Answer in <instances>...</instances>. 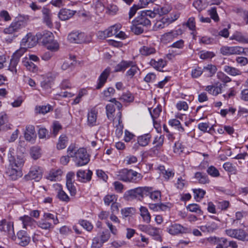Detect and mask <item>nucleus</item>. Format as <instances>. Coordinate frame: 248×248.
<instances>
[{
	"label": "nucleus",
	"instance_id": "obj_1",
	"mask_svg": "<svg viewBox=\"0 0 248 248\" xmlns=\"http://www.w3.org/2000/svg\"><path fill=\"white\" fill-rule=\"evenodd\" d=\"M69 156L73 158L75 164L78 167L87 165L90 160V155L85 148H77L75 145H70L67 151Z\"/></svg>",
	"mask_w": 248,
	"mask_h": 248
},
{
	"label": "nucleus",
	"instance_id": "obj_2",
	"mask_svg": "<svg viewBox=\"0 0 248 248\" xmlns=\"http://www.w3.org/2000/svg\"><path fill=\"white\" fill-rule=\"evenodd\" d=\"M125 84L128 86H134L136 81L135 76L140 71L136 62L125 61Z\"/></svg>",
	"mask_w": 248,
	"mask_h": 248
},
{
	"label": "nucleus",
	"instance_id": "obj_3",
	"mask_svg": "<svg viewBox=\"0 0 248 248\" xmlns=\"http://www.w3.org/2000/svg\"><path fill=\"white\" fill-rule=\"evenodd\" d=\"M121 28L122 26L120 24H115L104 31H98V36L100 39H105L114 35L116 38L124 39V32L122 31L118 32Z\"/></svg>",
	"mask_w": 248,
	"mask_h": 248
},
{
	"label": "nucleus",
	"instance_id": "obj_4",
	"mask_svg": "<svg viewBox=\"0 0 248 248\" xmlns=\"http://www.w3.org/2000/svg\"><path fill=\"white\" fill-rule=\"evenodd\" d=\"M182 34L183 30L181 28L172 30L162 34L160 36V41L162 44L167 45L171 43Z\"/></svg>",
	"mask_w": 248,
	"mask_h": 248
},
{
	"label": "nucleus",
	"instance_id": "obj_5",
	"mask_svg": "<svg viewBox=\"0 0 248 248\" xmlns=\"http://www.w3.org/2000/svg\"><path fill=\"white\" fill-rule=\"evenodd\" d=\"M220 53L225 56L240 55L248 53V48H244L240 46H223L220 48Z\"/></svg>",
	"mask_w": 248,
	"mask_h": 248
},
{
	"label": "nucleus",
	"instance_id": "obj_6",
	"mask_svg": "<svg viewBox=\"0 0 248 248\" xmlns=\"http://www.w3.org/2000/svg\"><path fill=\"white\" fill-rule=\"evenodd\" d=\"M150 188L149 186L138 187L129 190L125 194V197L127 199H135L139 197H143L147 196V193Z\"/></svg>",
	"mask_w": 248,
	"mask_h": 248
},
{
	"label": "nucleus",
	"instance_id": "obj_7",
	"mask_svg": "<svg viewBox=\"0 0 248 248\" xmlns=\"http://www.w3.org/2000/svg\"><path fill=\"white\" fill-rule=\"evenodd\" d=\"M8 159L9 162V166L11 167L18 168L21 169L24 163L23 158L19 156H15V150L13 148H10L7 155Z\"/></svg>",
	"mask_w": 248,
	"mask_h": 248
},
{
	"label": "nucleus",
	"instance_id": "obj_8",
	"mask_svg": "<svg viewBox=\"0 0 248 248\" xmlns=\"http://www.w3.org/2000/svg\"><path fill=\"white\" fill-rule=\"evenodd\" d=\"M43 170L40 167L34 166L31 168L29 173L24 176V178L27 180H35L39 181L42 177Z\"/></svg>",
	"mask_w": 248,
	"mask_h": 248
},
{
	"label": "nucleus",
	"instance_id": "obj_9",
	"mask_svg": "<svg viewBox=\"0 0 248 248\" xmlns=\"http://www.w3.org/2000/svg\"><path fill=\"white\" fill-rule=\"evenodd\" d=\"M167 232L170 234L176 235L179 234L186 233L188 232V229L178 223L171 224L167 228Z\"/></svg>",
	"mask_w": 248,
	"mask_h": 248
},
{
	"label": "nucleus",
	"instance_id": "obj_10",
	"mask_svg": "<svg viewBox=\"0 0 248 248\" xmlns=\"http://www.w3.org/2000/svg\"><path fill=\"white\" fill-rule=\"evenodd\" d=\"M38 40L37 38H36L33 34L30 32L22 39L20 46L27 48H31L36 45Z\"/></svg>",
	"mask_w": 248,
	"mask_h": 248
},
{
	"label": "nucleus",
	"instance_id": "obj_11",
	"mask_svg": "<svg viewBox=\"0 0 248 248\" xmlns=\"http://www.w3.org/2000/svg\"><path fill=\"white\" fill-rule=\"evenodd\" d=\"M122 117V112L119 111L113 120L116 127L115 134L118 138L121 137L123 133L124 125Z\"/></svg>",
	"mask_w": 248,
	"mask_h": 248
},
{
	"label": "nucleus",
	"instance_id": "obj_12",
	"mask_svg": "<svg viewBox=\"0 0 248 248\" xmlns=\"http://www.w3.org/2000/svg\"><path fill=\"white\" fill-rule=\"evenodd\" d=\"M141 174L136 171L125 169V182L137 183L141 179Z\"/></svg>",
	"mask_w": 248,
	"mask_h": 248
},
{
	"label": "nucleus",
	"instance_id": "obj_13",
	"mask_svg": "<svg viewBox=\"0 0 248 248\" xmlns=\"http://www.w3.org/2000/svg\"><path fill=\"white\" fill-rule=\"evenodd\" d=\"M110 72V68L108 67L101 73L97 80V83L96 86V89H100L104 86Z\"/></svg>",
	"mask_w": 248,
	"mask_h": 248
},
{
	"label": "nucleus",
	"instance_id": "obj_14",
	"mask_svg": "<svg viewBox=\"0 0 248 248\" xmlns=\"http://www.w3.org/2000/svg\"><path fill=\"white\" fill-rule=\"evenodd\" d=\"M5 173L9 178L12 180H16L22 176L21 169L8 166Z\"/></svg>",
	"mask_w": 248,
	"mask_h": 248
},
{
	"label": "nucleus",
	"instance_id": "obj_15",
	"mask_svg": "<svg viewBox=\"0 0 248 248\" xmlns=\"http://www.w3.org/2000/svg\"><path fill=\"white\" fill-rule=\"evenodd\" d=\"M93 172L88 170L87 172L86 170H80L77 172V177L78 180L82 183H87L91 181Z\"/></svg>",
	"mask_w": 248,
	"mask_h": 248
},
{
	"label": "nucleus",
	"instance_id": "obj_16",
	"mask_svg": "<svg viewBox=\"0 0 248 248\" xmlns=\"http://www.w3.org/2000/svg\"><path fill=\"white\" fill-rule=\"evenodd\" d=\"M42 18L43 22L48 27L51 28L53 27L52 21V13L51 11L44 7L42 9Z\"/></svg>",
	"mask_w": 248,
	"mask_h": 248
},
{
	"label": "nucleus",
	"instance_id": "obj_17",
	"mask_svg": "<svg viewBox=\"0 0 248 248\" xmlns=\"http://www.w3.org/2000/svg\"><path fill=\"white\" fill-rule=\"evenodd\" d=\"M222 88V84L217 82L213 85L206 86L205 90L213 96H217L221 93Z\"/></svg>",
	"mask_w": 248,
	"mask_h": 248
},
{
	"label": "nucleus",
	"instance_id": "obj_18",
	"mask_svg": "<svg viewBox=\"0 0 248 248\" xmlns=\"http://www.w3.org/2000/svg\"><path fill=\"white\" fill-rule=\"evenodd\" d=\"M23 26L24 22L22 21L13 22L8 28L4 30V32L6 34H12L18 31Z\"/></svg>",
	"mask_w": 248,
	"mask_h": 248
},
{
	"label": "nucleus",
	"instance_id": "obj_19",
	"mask_svg": "<svg viewBox=\"0 0 248 248\" xmlns=\"http://www.w3.org/2000/svg\"><path fill=\"white\" fill-rule=\"evenodd\" d=\"M25 139L31 143H34L36 137L34 126L29 125L26 126V132L24 134Z\"/></svg>",
	"mask_w": 248,
	"mask_h": 248
},
{
	"label": "nucleus",
	"instance_id": "obj_20",
	"mask_svg": "<svg viewBox=\"0 0 248 248\" xmlns=\"http://www.w3.org/2000/svg\"><path fill=\"white\" fill-rule=\"evenodd\" d=\"M0 231L12 235L14 233L13 223L11 222H7L5 219L1 220L0 222Z\"/></svg>",
	"mask_w": 248,
	"mask_h": 248
},
{
	"label": "nucleus",
	"instance_id": "obj_21",
	"mask_svg": "<svg viewBox=\"0 0 248 248\" xmlns=\"http://www.w3.org/2000/svg\"><path fill=\"white\" fill-rule=\"evenodd\" d=\"M149 64L155 70L158 71H163L162 69L167 65V62L163 59H159L157 61L152 59Z\"/></svg>",
	"mask_w": 248,
	"mask_h": 248
},
{
	"label": "nucleus",
	"instance_id": "obj_22",
	"mask_svg": "<svg viewBox=\"0 0 248 248\" xmlns=\"http://www.w3.org/2000/svg\"><path fill=\"white\" fill-rule=\"evenodd\" d=\"M230 40H234L240 43H248V35L236 31L230 37Z\"/></svg>",
	"mask_w": 248,
	"mask_h": 248
},
{
	"label": "nucleus",
	"instance_id": "obj_23",
	"mask_svg": "<svg viewBox=\"0 0 248 248\" xmlns=\"http://www.w3.org/2000/svg\"><path fill=\"white\" fill-rule=\"evenodd\" d=\"M82 36L83 32L74 31L68 34L67 39L71 43L81 44L83 43V40L81 38Z\"/></svg>",
	"mask_w": 248,
	"mask_h": 248
},
{
	"label": "nucleus",
	"instance_id": "obj_24",
	"mask_svg": "<svg viewBox=\"0 0 248 248\" xmlns=\"http://www.w3.org/2000/svg\"><path fill=\"white\" fill-rule=\"evenodd\" d=\"M37 39L42 40V42L44 45L47 43L52 41L54 38L53 34L49 31H45L42 33H39L36 34Z\"/></svg>",
	"mask_w": 248,
	"mask_h": 248
},
{
	"label": "nucleus",
	"instance_id": "obj_25",
	"mask_svg": "<svg viewBox=\"0 0 248 248\" xmlns=\"http://www.w3.org/2000/svg\"><path fill=\"white\" fill-rule=\"evenodd\" d=\"M9 118L4 112L0 113V126L2 130H7L11 128L12 124L8 123Z\"/></svg>",
	"mask_w": 248,
	"mask_h": 248
},
{
	"label": "nucleus",
	"instance_id": "obj_26",
	"mask_svg": "<svg viewBox=\"0 0 248 248\" xmlns=\"http://www.w3.org/2000/svg\"><path fill=\"white\" fill-rule=\"evenodd\" d=\"M22 63L26 69L30 72L36 73L38 70V67L34 63L28 60V58H23Z\"/></svg>",
	"mask_w": 248,
	"mask_h": 248
},
{
	"label": "nucleus",
	"instance_id": "obj_27",
	"mask_svg": "<svg viewBox=\"0 0 248 248\" xmlns=\"http://www.w3.org/2000/svg\"><path fill=\"white\" fill-rule=\"evenodd\" d=\"M194 178L196 182L201 184H207L210 183L208 175L202 172H196L194 174Z\"/></svg>",
	"mask_w": 248,
	"mask_h": 248
},
{
	"label": "nucleus",
	"instance_id": "obj_28",
	"mask_svg": "<svg viewBox=\"0 0 248 248\" xmlns=\"http://www.w3.org/2000/svg\"><path fill=\"white\" fill-rule=\"evenodd\" d=\"M76 12L75 11L62 9L59 12L58 16L61 20H66L72 17Z\"/></svg>",
	"mask_w": 248,
	"mask_h": 248
},
{
	"label": "nucleus",
	"instance_id": "obj_29",
	"mask_svg": "<svg viewBox=\"0 0 248 248\" xmlns=\"http://www.w3.org/2000/svg\"><path fill=\"white\" fill-rule=\"evenodd\" d=\"M135 23L143 26H147L151 25L150 20L145 16L140 11V15L138 16L135 19Z\"/></svg>",
	"mask_w": 248,
	"mask_h": 248
},
{
	"label": "nucleus",
	"instance_id": "obj_30",
	"mask_svg": "<svg viewBox=\"0 0 248 248\" xmlns=\"http://www.w3.org/2000/svg\"><path fill=\"white\" fill-rule=\"evenodd\" d=\"M19 218L22 222L23 228L26 229L29 227L32 228L35 223V221L28 216L21 217Z\"/></svg>",
	"mask_w": 248,
	"mask_h": 248
},
{
	"label": "nucleus",
	"instance_id": "obj_31",
	"mask_svg": "<svg viewBox=\"0 0 248 248\" xmlns=\"http://www.w3.org/2000/svg\"><path fill=\"white\" fill-rule=\"evenodd\" d=\"M203 73L208 77H213L217 71V67L215 65L209 64L203 67Z\"/></svg>",
	"mask_w": 248,
	"mask_h": 248
},
{
	"label": "nucleus",
	"instance_id": "obj_32",
	"mask_svg": "<svg viewBox=\"0 0 248 248\" xmlns=\"http://www.w3.org/2000/svg\"><path fill=\"white\" fill-rule=\"evenodd\" d=\"M97 113V111L94 108H92L89 111L88 123L90 126H93L96 124Z\"/></svg>",
	"mask_w": 248,
	"mask_h": 248
},
{
	"label": "nucleus",
	"instance_id": "obj_33",
	"mask_svg": "<svg viewBox=\"0 0 248 248\" xmlns=\"http://www.w3.org/2000/svg\"><path fill=\"white\" fill-rule=\"evenodd\" d=\"M140 54L144 56L154 54L156 52L155 47L150 46H143L139 49Z\"/></svg>",
	"mask_w": 248,
	"mask_h": 248
},
{
	"label": "nucleus",
	"instance_id": "obj_34",
	"mask_svg": "<svg viewBox=\"0 0 248 248\" xmlns=\"http://www.w3.org/2000/svg\"><path fill=\"white\" fill-rule=\"evenodd\" d=\"M235 239L243 242L248 241V233L242 229H236Z\"/></svg>",
	"mask_w": 248,
	"mask_h": 248
},
{
	"label": "nucleus",
	"instance_id": "obj_35",
	"mask_svg": "<svg viewBox=\"0 0 248 248\" xmlns=\"http://www.w3.org/2000/svg\"><path fill=\"white\" fill-rule=\"evenodd\" d=\"M168 124L180 133H184L185 131L180 122L176 119H170L168 122Z\"/></svg>",
	"mask_w": 248,
	"mask_h": 248
},
{
	"label": "nucleus",
	"instance_id": "obj_36",
	"mask_svg": "<svg viewBox=\"0 0 248 248\" xmlns=\"http://www.w3.org/2000/svg\"><path fill=\"white\" fill-rule=\"evenodd\" d=\"M151 139V135L150 134H146L139 136L137 138V141L140 146L144 147L149 144Z\"/></svg>",
	"mask_w": 248,
	"mask_h": 248
},
{
	"label": "nucleus",
	"instance_id": "obj_37",
	"mask_svg": "<svg viewBox=\"0 0 248 248\" xmlns=\"http://www.w3.org/2000/svg\"><path fill=\"white\" fill-rule=\"evenodd\" d=\"M140 215L142 217L143 221L147 223L151 221V216L148 209L144 206H141L140 208Z\"/></svg>",
	"mask_w": 248,
	"mask_h": 248
},
{
	"label": "nucleus",
	"instance_id": "obj_38",
	"mask_svg": "<svg viewBox=\"0 0 248 248\" xmlns=\"http://www.w3.org/2000/svg\"><path fill=\"white\" fill-rule=\"evenodd\" d=\"M169 24L166 17H163L160 20L157 21L153 26L154 31H158L168 26Z\"/></svg>",
	"mask_w": 248,
	"mask_h": 248
},
{
	"label": "nucleus",
	"instance_id": "obj_39",
	"mask_svg": "<svg viewBox=\"0 0 248 248\" xmlns=\"http://www.w3.org/2000/svg\"><path fill=\"white\" fill-rule=\"evenodd\" d=\"M223 70L226 73L232 76H239L242 74L239 69L229 65H225Z\"/></svg>",
	"mask_w": 248,
	"mask_h": 248
},
{
	"label": "nucleus",
	"instance_id": "obj_40",
	"mask_svg": "<svg viewBox=\"0 0 248 248\" xmlns=\"http://www.w3.org/2000/svg\"><path fill=\"white\" fill-rule=\"evenodd\" d=\"M158 169L165 179L167 180L172 178L174 175V172L173 171L169 169L166 170L163 166H160L158 167Z\"/></svg>",
	"mask_w": 248,
	"mask_h": 248
},
{
	"label": "nucleus",
	"instance_id": "obj_41",
	"mask_svg": "<svg viewBox=\"0 0 248 248\" xmlns=\"http://www.w3.org/2000/svg\"><path fill=\"white\" fill-rule=\"evenodd\" d=\"M62 174V171L61 170H52L46 176V178L52 181H56Z\"/></svg>",
	"mask_w": 248,
	"mask_h": 248
},
{
	"label": "nucleus",
	"instance_id": "obj_42",
	"mask_svg": "<svg viewBox=\"0 0 248 248\" xmlns=\"http://www.w3.org/2000/svg\"><path fill=\"white\" fill-rule=\"evenodd\" d=\"M160 232L159 229L151 226L147 234L152 236L155 240L158 241H161Z\"/></svg>",
	"mask_w": 248,
	"mask_h": 248
},
{
	"label": "nucleus",
	"instance_id": "obj_43",
	"mask_svg": "<svg viewBox=\"0 0 248 248\" xmlns=\"http://www.w3.org/2000/svg\"><path fill=\"white\" fill-rule=\"evenodd\" d=\"M150 188L149 191L147 193V196H149L150 198L155 201H158L160 200L161 198V192L159 190H153V188L152 187H149Z\"/></svg>",
	"mask_w": 248,
	"mask_h": 248
},
{
	"label": "nucleus",
	"instance_id": "obj_44",
	"mask_svg": "<svg viewBox=\"0 0 248 248\" xmlns=\"http://www.w3.org/2000/svg\"><path fill=\"white\" fill-rule=\"evenodd\" d=\"M163 151V149L157 147L156 146H154L153 147L150 149L146 153V155L147 156L154 157L157 156Z\"/></svg>",
	"mask_w": 248,
	"mask_h": 248
},
{
	"label": "nucleus",
	"instance_id": "obj_45",
	"mask_svg": "<svg viewBox=\"0 0 248 248\" xmlns=\"http://www.w3.org/2000/svg\"><path fill=\"white\" fill-rule=\"evenodd\" d=\"M68 141L67 137L64 135H61L59 139L58 142L57 144V148L58 150L64 149L66 146Z\"/></svg>",
	"mask_w": 248,
	"mask_h": 248
},
{
	"label": "nucleus",
	"instance_id": "obj_46",
	"mask_svg": "<svg viewBox=\"0 0 248 248\" xmlns=\"http://www.w3.org/2000/svg\"><path fill=\"white\" fill-rule=\"evenodd\" d=\"M150 114L153 120H156L160 116V114L162 111V107L160 105H158L156 108H154L153 111L151 108H148Z\"/></svg>",
	"mask_w": 248,
	"mask_h": 248
},
{
	"label": "nucleus",
	"instance_id": "obj_47",
	"mask_svg": "<svg viewBox=\"0 0 248 248\" xmlns=\"http://www.w3.org/2000/svg\"><path fill=\"white\" fill-rule=\"evenodd\" d=\"M43 219L46 221L51 220L54 225H56L59 222L57 215L49 213H45Z\"/></svg>",
	"mask_w": 248,
	"mask_h": 248
},
{
	"label": "nucleus",
	"instance_id": "obj_48",
	"mask_svg": "<svg viewBox=\"0 0 248 248\" xmlns=\"http://www.w3.org/2000/svg\"><path fill=\"white\" fill-rule=\"evenodd\" d=\"M206 172L208 175L214 178H217L220 175L218 169L212 165L210 166L207 168Z\"/></svg>",
	"mask_w": 248,
	"mask_h": 248
},
{
	"label": "nucleus",
	"instance_id": "obj_49",
	"mask_svg": "<svg viewBox=\"0 0 248 248\" xmlns=\"http://www.w3.org/2000/svg\"><path fill=\"white\" fill-rule=\"evenodd\" d=\"M106 205H112L117 201V196L114 194H108L103 199Z\"/></svg>",
	"mask_w": 248,
	"mask_h": 248
},
{
	"label": "nucleus",
	"instance_id": "obj_50",
	"mask_svg": "<svg viewBox=\"0 0 248 248\" xmlns=\"http://www.w3.org/2000/svg\"><path fill=\"white\" fill-rule=\"evenodd\" d=\"M106 113L108 118L110 120H114L113 113L115 111L114 105L112 104H108L106 107Z\"/></svg>",
	"mask_w": 248,
	"mask_h": 248
},
{
	"label": "nucleus",
	"instance_id": "obj_51",
	"mask_svg": "<svg viewBox=\"0 0 248 248\" xmlns=\"http://www.w3.org/2000/svg\"><path fill=\"white\" fill-rule=\"evenodd\" d=\"M186 208L191 212H194L199 215H202V211L200 206L196 203L189 204L186 206Z\"/></svg>",
	"mask_w": 248,
	"mask_h": 248
},
{
	"label": "nucleus",
	"instance_id": "obj_52",
	"mask_svg": "<svg viewBox=\"0 0 248 248\" xmlns=\"http://www.w3.org/2000/svg\"><path fill=\"white\" fill-rule=\"evenodd\" d=\"M45 46L47 49L50 50L51 51H56L59 48V44L56 41L54 40V38L52 41L45 44Z\"/></svg>",
	"mask_w": 248,
	"mask_h": 248
},
{
	"label": "nucleus",
	"instance_id": "obj_53",
	"mask_svg": "<svg viewBox=\"0 0 248 248\" xmlns=\"http://www.w3.org/2000/svg\"><path fill=\"white\" fill-rule=\"evenodd\" d=\"M38 225L39 227L46 230H50L53 227L52 222L46 221L43 219L38 222Z\"/></svg>",
	"mask_w": 248,
	"mask_h": 248
},
{
	"label": "nucleus",
	"instance_id": "obj_54",
	"mask_svg": "<svg viewBox=\"0 0 248 248\" xmlns=\"http://www.w3.org/2000/svg\"><path fill=\"white\" fill-rule=\"evenodd\" d=\"M51 109V106L49 105L46 106H40L35 108V111L36 113L40 114H45L50 111Z\"/></svg>",
	"mask_w": 248,
	"mask_h": 248
},
{
	"label": "nucleus",
	"instance_id": "obj_55",
	"mask_svg": "<svg viewBox=\"0 0 248 248\" xmlns=\"http://www.w3.org/2000/svg\"><path fill=\"white\" fill-rule=\"evenodd\" d=\"M176 109L179 111H186L188 109L189 106L186 102L185 101H179L175 105Z\"/></svg>",
	"mask_w": 248,
	"mask_h": 248
},
{
	"label": "nucleus",
	"instance_id": "obj_56",
	"mask_svg": "<svg viewBox=\"0 0 248 248\" xmlns=\"http://www.w3.org/2000/svg\"><path fill=\"white\" fill-rule=\"evenodd\" d=\"M194 193V197L197 201H200L203 198L206 192L202 189H194L193 190Z\"/></svg>",
	"mask_w": 248,
	"mask_h": 248
},
{
	"label": "nucleus",
	"instance_id": "obj_57",
	"mask_svg": "<svg viewBox=\"0 0 248 248\" xmlns=\"http://www.w3.org/2000/svg\"><path fill=\"white\" fill-rule=\"evenodd\" d=\"M30 155L32 158L34 159H37L40 157V148L38 146H33L31 148Z\"/></svg>",
	"mask_w": 248,
	"mask_h": 248
},
{
	"label": "nucleus",
	"instance_id": "obj_58",
	"mask_svg": "<svg viewBox=\"0 0 248 248\" xmlns=\"http://www.w3.org/2000/svg\"><path fill=\"white\" fill-rule=\"evenodd\" d=\"M186 185V181L183 179L182 177H178L174 183L175 186L178 190H182Z\"/></svg>",
	"mask_w": 248,
	"mask_h": 248
},
{
	"label": "nucleus",
	"instance_id": "obj_59",
	"mask_svg": "<svg viewBox=\"0 0 248 248\" xmlns=\"http://www.w3.org/2000/svg\"><path fill=\"white\" fill-rule=\"evenodd\" d=\"M164 141V136L163 135H160V136H156L155 138L153 141V144H155V146L163 149V145Z\"/></svg>",
	"mask_w": 248,
	"mask_h": 248
},
{
	"label": "nucleus",
	"instance_id": "obj_60",
	"mask_svg": "<svg viewBox=\"0 0 248 248\" xmlns=\"http://www.w3.org/2000/svg\"><path fill=\"white\" fill-rule=\"evenodd\" d=\"M133 22V24L130 27L131 31L136 34H140L142 33L144 31L143 28L141 27L140 25L135 23L134 21Z\"/></svg>",
	"mask_w": 248,
	"mask_h": 248
},
{
	"label": "nucleus",
	"instance_id": "obj_61",
	"mask_svg": "<svg viewBox=\"0 0 248 248\" xmlns=\"http://www.w3.org/2000/svg\"><path fill=\"white\" fill-rule=\"evenodd\" d=\"M223 169L227 171L230 172L232 174L236 173V169L235 166H233L232 164L229 162H225L223 165Z\"/></svg>",
	"mask_w": 248,
	"mask_h": 248
},
{
	"label": "nucleus",
	"instance_id": "obj_62",
	"mask_svg": "<svg viewBox=\"0 0 248 248\" xmlns=\"http://www.w3.org/2000/svg\"><path fill=\"white\" fill-rule=\"evenodd\" d=\"M184 149V146L179 141L175 142L173 147V152L177 155H180Z\"/></svg>",
	"mask_w": 248,
	"mask_h": 248
},
{
	"label": "nucleus",
	"instance_id": "obj_63",
	"mask_svg": "<svg viewBox=\"0 0 248 248\" xmlns=\"http://www.w3.org/2000/svg\"><path fill=\"white\" fill-rule=\"evenodd\" d=\"M215 56L214 53L211 51L202 50L200 52V57L203 60L212 59Z\"/></svg>",
	"mask_w": 248,
	"mask_h": 248
},
{
	"label": "nucleus",
	"instance_id": "obj_64",
	"mask_svg": "<svg viewBox=\"0 0 248 248\" xmlns=\"http://www.w3.org/2000/svg\"><path fill=\"white\" fill-rule=\"evenodd\" d=\"M19 60H17V59L12 57V59H11L8 69L13 73H16L17 72L16 67L19 62Z\"/></svg>",
	"mask_w": 248,
	"mask_h": 248
}]
</instances>
